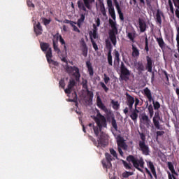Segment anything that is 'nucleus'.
I'll return each instance as SVG.
<instances>
[{
	"mask_svg": "<svg viewBox=\"0 0 179 179\" xmlns=\"http://www.w3.org/2000/svg\"><path fill=\"white\" fill-rule=\"evenodd\" d=\"M160 115L159 114V112H155V115L153 117V124L157 128V129H162V127H160V122L161 121Z\"/></svg>",
	"mask_w": 179,
	"mask_h": 179,
	"instance_id": "nucleus-12",
	"label": "nucleus"
},
{
	"mask_svg": "<svg viewBox=\"0 0 179 179\" xmlns=\"http://www.w3.org/2000/svg\"><path fill=\"white\" fill-rule=\"evenodd\" d=\"M70 24L71 26L73 27V30L74 31H76L77 33H80V30H79L77 27H76V22H70Z\"/></svg>",
	"mask_w": 179,
	"mask_h": 179,
	"instance_id": "nucleus-41",
	"label": "nucleus"
},
{
	"mask_svg": "<svg viewBox=\"0 0 179 179\" xmlns=\"http://www.w3.org/2000/svg\"><path fill=\"white\" fill-rule=\"evenodd\" d=\"M120 69L122 79H124V80H128V79H129V76L131 75V71L127 69L124 62L121 63Z\"/></svg>",
	"mask_w": 179,
	"mask_h": 179,
	"instance_id": "nucleus-9",
	"label": "nucleus"
},
{
	"mask_svg": "<svg viewBox=\"0 0 179 179\" xmlns=\"http://www.w3.org/2000/svg\"><path fill=\"white\" fill-rule=\"evenodd\" d=\"M81 51L84 57H87V46H86V43H83Z\"/></svg>",
	"mask_w": 179,
	"mask_h": 179,
	"instance_id": "nucleus-29",
	"label": "nucleus"
},
{
	"mask_svg": "<svg viewBox=\"0 0 179 179\" xmlns=\"http://www.w3.org/2000/svg\"><path fill=\"white\" fill-rule=\"evenodd\" d=\"M141 139L143 141H140L138 144L139 149L141 150L143 155L148 156V155H149V146L145 143V139L143 138V136H141Z\"/></svg>",
	"mask_w": 179,
	"mask_h": 179,
	"instance_id": "nucleus-10",
	"label": "nucleus"
},
{
	"mask_svg": "<svg viewBox=\"0 0 179 179\" xmlns=\"http://www.w3.org/2000/svg\"><path fill=\"white\" fill-rule=\"evenodd\" d=\"M83 132H86V129H85V126L83 125Z\"/></svg>",
	"mask_w": 179,
	"mask_h": 179,
	"instance_id": "nucleus-63",
	"label": "nucleus"
},
{
	"mask_svg": "<svg viewBox=\"0 0 179 179\" xmlns=\"http://www.w3.org/2000/svg\"><path fill=\"white\" fill-rule=\"evenodd\" d=\"M108 62L109 65L113 66V55H111V50H109L108 52Z\"/></svg>",
	"mask_w": 179,
	"mask_h": 179,
	"instance_id": "nucleus-33",
	"label": "nucleus"
},
{
	"mask_svg": "<svg viewBox=\"0 0 179 179\" xmlns=\"http://www.w3.org/2000/svg\"><path fill=\"white\" fill-rule=\"evenodd\" d=\"M152 101L153 103L155 110H159V108H160V103L158 101L155 102V99H153Z\"/></svg>",
	"mask_w": 179,
	"mask_h": 179,
	"instance_id": "nucleus-44",
	"label": "nucleus"
},
{
	"mask_svg": "<svg viewBox=\"0 0 179 179\" xmlns=\"http://www.w3.org/2000/svg\"><path fill=\"white\" fill-rule=\"evenodd\" d=\"M147 59V69L148 72H152V59L149 57H146Z\"/></svg>",
	"mask_w": 179,
	"mask_h": 179,
	"instance_id": "nucleus-27",
	"label": "nucleus"
},
{
	"mask_svg": "<svg viewBox=\"0 0 179 179\" xmlns=\"http://www.w3.org/2000/svg\"><path fill=\"white\" fill-rule=\"evenodd\" d=\"M143 93H144V96H145V97H147L148 101L150 103H152V101H153V96H152V91H150V90H149V88L145 87L143 90Z\"/></svg>",
	"mask_w": 179,
	"mask_h": 179,
	"instance_id": "nucleus-17",
	"label": "nucleus"
},
{
	"mask_svg": "<svg viewBox=\"0 0 179 179\" xmlns=\"http://www.w3.org/2000/svg\"><path fill=\"white\" fill-rule=\"evenodd\" d=\"M141 3H143V5H145V0H139Z\"/></svg>",
	"mask_w": 179,
	"mask_h": 179,
	"instance_id": "nucleus-61",
	"label": "nucleus"
},
{
	"mask_svg": "<svg viewBox=\"0 0 179 179\" xmlns=\"http://www.w3.org/2000/svg\"><path fill=\"white\" fill-rule=\"evenodd\" d=\"M71 22H72V21H69V20H66V23H70L71 24Z\"/></svg>",
	"mask_w": 179,
	"mask_h": 179,
	"instance_id": "nucleus-64",
	"label": "nucleus"
},
{
	"mask_svg": "<svg viewBox=\"0 0 179 179\" xmlns=\"http://www.w3.org/2000/svg\"><path fill=\"white\" fill-rule=\"evenodd\" d=\"M130 118L134 122H136L138 120V114H139V110L138 109L135 108L134 110L130 109Z\"/></svg>",
	"mask_w": 179,
	"mask_h": 179,
	"instance_id": "nucleus-18",
	"label": "nucleus"
},
{
	"mask_svg": "<svg viewBox=\"0 0 179 179\" xmlns=\"http://www.w3.org/2000/svg\"><path fill=\"white\" fill-rule=\"evenodd\" d=\"M66 71L70 75H73L76 78V80H78L80 78L79 69L76 66H66Z\"/></svg>",
	"mask_w": 179,
	"mask_h": 179,
	"instance_id": "nucleus-7",
	"label": "nucleus"
},
{
	"mask_svg": "<svg viewBox=\"0 0 179 179\" xmlns=\"http://www.w3.org/2000/svg\"><path fill=\"white\" fill-rule=\"evenodd\" d=\"M136 67L138 71H143V64H142V63H138Z\"/></svg>",
	"mask_w": 179,
	"mask_h": 179,
	"instance_id": "nucleus-50",
	"label": "nucleus"
},
{
	"mask_svg": "<svg viewBox=\"0 0 179 179\" xmlns=\"http://www.w3.org/2000/svg\"><path fill=\"white\" fill-rule=\"evenodd\" d=\"M75 80L71 79L69 80L68 84V88L64 90V92L66 94H71V92L73 90L75 87Z\"/></svg>",
	"mask_w": 179,
	"mask_h": 179,
	"instance_id": "nucleus-15",
	"label": "nucleus"
},
{
	"mask_svg": "<svg viewBox=\"0 0 179 179\" xmlns=\"http://www.w3.org/2000/svg\"><path fill=\"white\" fill-rule=\"evenodd\" d=\"M84 5L86 6L87 9H90L92 8V6H90L91 3H93L94 0H83Z\"/></svg>",
	"mask_w": 179,
	"mask_h": 179,
	"instance_id": "nucleus-32",
	"label": "nucleus"
},
{
	"mask_svg": "<svg viewBox=\"0 0 179 179\" xmlns=\"http://www.w3.org/2000/svg\"><path fill=\"white\" fill-rule=\"evenodd\" d=\"M107 5L109 15H110L113 20L109 19V24L111 27V30L109 33V37L113 45L117 44V38L115 36L118 34V29L117 28V21L115 17V10H114V6H113V0H107Z\"/></svg>",
	"mask_w": 179,
	"mask_h": 179,
	"instance_id": "nucleus-2",
	"label": "nucleus"
},
{
	"mask_svg": "<svg viewBox=\"0 0 179 179\" xmlns=\"http://www.w3.org/2000/svg\"><path fill=\"white\" fill-rule=\"evenodd\" d=\"M132 174H134L132 172L126 171L122 173V177H124V178H128L129 176H132Z\"/></svg>",
	"mask_w": 179,
	"mask_h": 179,
	"instance_id": "nucleus-45",
	"label": "nucleus"
},
{
	"mask_svg": "<svg viewBox=\"0 0 179 179\" xmlns=\"http://www.w3.org/2000/svg\"><path fill=\"white\" fill-rule=\"evenodd\" d=\"M106 159L102 161V164L104 169H106V171H108V169H111L112 164L111 162L113 160V157L108 153L105 154Z\"/></svg>",
	"mask_w": 179,
	"mask_h": 179,
	"instance_id": "nucleus-8",
	"label": "nucleus"
},
{
	"mask_svg": "<svg viewBox=\"0 0 179 179\" xmlns=\"http://www.w3.org/2000/svg\"><path fill=\"white\" fill-rule=\"evenodd\" d=\"M42 22L45 26H47V24H50L51 23V20L50 19H46V18H43Z\"/></svg>",
	"mask_w": 179,
	"mask_h": 179,
	"instance_id": "nucleus-46",
	"label": "nucleus"
},
{
	"mask_svg": "<svg viewBox=\"0 0 179 179\" xmlns=\"http://www.w3.org/2000/svg\"><path fill=\"white\" fill-rule=\"evenodd\" d=\"M168 167L172 174H176V170H174V165H173V163L168 162Z\"/></svg>",
	"mask_w": 179,
	"mask_h": 179,
	"instance_id": "nucleus-39",
	"label": "nucleus"
},
{
	"mask_svg": "<svg viewBox=\"0 0 179 179\" xmlns=\"http://www.w3.org/2000/svg\"><path fill=\"white\" fill-rule=\"evenodd\" d=\"M83 22H85V15L82 14L80 16V18L78 19V20L77 22V24H78V27H82V24L83 23Z\"/></svg>",
	"mask_w": 179,
	"mask_h": 179,
	"instance_id": "nucleus-35",
	"label": "nucleus"
},
{
	"mask_svg": "<svg viewBox=\"0 0 179 179\" xmlns=\"http://www.w3.org/2000/svg\"><path fill=\"white\" fill-rule=\"evenodd\" d=\"M59 86L61 87H62L64 89V87H65V81L64 80V79H62L60 81H59Z\"/></svg>",
	"mask_w": 179,
	"mask_h": 179,
	"instance_id": "nucleus-53",
	"label": "nucleus"
},
{
	"mask_svg": "<svg viewBox=\"0 0 179 179\" xmlns=\"http://www.w3.org/2000/svg\"><path fill=\"white\" fill-rule=\"evenodd\" d=\"M122 162L123 163L124 166L125 167V169L127 170H131V169H132V165L128 164V162H127L124 160H122Z\"/></svg>",
	"mask_w": 179,
	"mask_h": 179,
	"instance_id": "nucleus-42",
	"label": "nucleus"
},
{
	"mask_svg": "<svg viewBox=\"0 0 179 179\" xmlns=\"http://www.w3.org/2000/svg\"><path fill=\"white\" fill-rule=\"evenodd\" d=\"M141 121L143 124H145V125H146L147 128H149L150 127L151 121L146 114H143L141 115Z\"/></svg>",
	"mask_w": 179,
	"mask_h": 179,
	"instance_id": "nucleus-19",
	"label": "nucleus"
},
{
	"mask_svg": "<svg viewBox=\"0 0 179 179\" xmlns=\"http://www.w3.org/2000/svg\"><path fill=\"white\" fill-rule=\"evenodd\" d=\"M111 103L114 110H118V108H120V103H118V101L112 100Z\"/></svg>",
	"mask_w": 179,
	"mask_h": 179,
	"instance_id": "nucleus-36",
	"label": "nucleus"
},
{
	"mask_svg": "<svg viewBox=\"0 0 179 179\" xmlns=\"http://www.w3.org/2000/svg\"><path fill=\"white\" fill-rule=\"evenodd\" d=\"M169 8L171 9V11L172 13H173L174 12V8L173 7V3H171V0H169Z\"/></svg>",
	"mask_w": 179,
	"mask_h": 179,
	"instance_id": "nucleus-54",
	"label": "nucleus"
},
{
	"mask_svg": "<svg viewBox=\"0 0 179 179\" xmlns=\"http://www.w3.org/2000/svg\"><path fill=\"white\" fill-rule=\"evenodd\" d=\"M53 48L57 54H61V50H59V48H58V42L55 41V40H53Z\"/></svg>",
	"mask_w": 179,
	"mask_h": 179,
	"instance_id": "nucleus-30",
	"label": "nucleus"
},
{
	"mask_svg": "<svg viewBox=\"0 0 179 179\" xmlns=\"http://www.w3.org/2000/svg\"><path fill=\"white\" fill-rule=\"evenodd\" d=\"M96 104L101 110H103V111H107V107H106L105 105L103 104V101H101V99L100 98V95L99 94V92H96Z\"/></svg>",
	"mask_w": 179,
	"mask_h": 179,
	"instance_id": "nucleus-16",
	"label": "nucleus"
},
{
	"mask_svg": "<svg viewBox=\"0 0 179 179\" xmlns=\"http://www.w3.org/2000/svg\"><path fill=\"white\" fill-rule=\"evenodd\" d=\"M148 113L150 114V118H152V117H153L155 112L153 111V106L150 105L148 108Z\"/></svg>",
	"mask_w": 179,
	"mask_h": 179,
	"instance_id": "nucleus-40",
	"label": "nucleus"
},
{
	"mask_svg": "<svg viewBox=\"0 0 179 179\" xmlns=\"http://www.w3.org/2000/svg\"><path fill=\"white\" fill-rule=\"evenodd\" d=\"M63 30H64V31H66V26H64V27H63Z\"/></svg>",
	"mask_w": 179,
	"mask_h": 179,
	"instance_id": "nucleus-62",
	"label": "nucleus"
},
{
	"mask_svg": "<svg viewBox=\"0 0 179 179\" xmlns=\"http://www.w3.org/2000/svg\"><path fill=\"white\" fill-rule=\"evenodd\" d=\"M129 111V110L128 109V108H125L124 110H123V112L124 114H128V112Z\"/></svg>",
	"mask_w": 179,
	"mask_h": 179,
	"instance_id": "nucleus-60",
	"label": "nucleus"
},
{
	"mask_svg": "<svg viewBox=\"0 0 179 179\" xmlns=\"http://www.w3.org/2000/svg\"><path fill=\"white\" fill-rule=\"evenodd\" d=\"M176 41L177 45H179V28L177 29Z\"/></svg>",
	"mask_w": 179,
	"mask_h": 179,
	"instance_id": "nucleus-55",
	"label": "nucleus"
},
{
	"mask_svg": "<svg viewBox=\"0 0 179 179\" xmlns=\"http://www.w3.org/2000/svg\"><path fill=\"white\" fill-rule=\"evenodd\" d=\"M127 160L133 164V166L135 169H137L138 171L143 173V167L145 166V162L143 161V158L141 157L138 159L132 155H129L127 157Z\"/></svg>",
	"mask_w": 179,
	"mask_h": 179,
	"instance_id": "nucleus-3",
	"label": "nucleus"
},
{
	"mask_svg": "<svg viewBox=\"0 0 179 179\" xmlns=\"http://www.w3.org/2000/svg\"><path fill=\"white\" fill-rule=\"evenodd\" d=\"M110 154L113 155V157H115V159H118V157L117 156V152H115L114 149L110 148Z\"/></svg>",
	"mask_w": 179,
	"mask_h": 179,
	"instance_id": "nucleus-47",
	"label": "nucleus"
},
{
	"mask_svg": "<svg viewBox=\"0 0 179 179\" xmlns=\"http://www.w3.org/2000/svg\"><path fill=\"white\" fill-rule=\"evenodd\" d=\"M111 124L113 128H114L115 131H118V126L117 125V121L114 117H112Z\"/></svg>",
	"mask_w": 179,
	"mask_h": 179,
	"instance_id": "nucleus-37",
	"label": "nucleus"
},
{
	"mask_svg": "<svg viewBox=\"0 0 179 179\" xmlns=\"http://www.w3.org/2000/svg\"><path fill=\"white\" fill-rule=\"evenodd\" d=\"M41 48L42 51L46 52L45 55L47 61L49 64H51V62H52V50L50 48V45H48V43H41Z\"/></svg>",
	"mask_w": 179,
	"mask_h": 179,
	"instance_id": "nucleus-4",
	"label": "nucleus"
},
{
	"mask_svg": "<svg viewBox=\"0 0 179 179\" xmlns=\"http://www.w3.org/2000/svg\"><path fill=\"white\" fill-rule=\"evenodd\" d=\"M139 29L141 33H143L146 31V22L143 20H138Z\"/></svg>",
	"mask_w": 179,
	"mask_h": 179,
	"instance_id": "nucleus-22",
	"label": "nucleus"
},
{
	"mask_svg": "<svg viewBox=\"0 0 179 179\" xmlns=\"http://www.w3.org/2000/svg\"><path fill=\"white\" fill-rule=\"evenodd\" d=\"M86 66L88 69V72L90 76H93L94 72L93 71V66H92V63L90 61L86 62Z\"/></svg>",
	"mask_w": 179,
	"mask_h": 179,
	"instance_id": "nucleus-25",
	"label": "nucleus"
},
{
	"mask_svg": "<svg viewBox=\"0 0 179 179\" xmlns=\"http://www.w3.org/2000/svg\"><path fill=\"white\" fill-rule=\"evenodd\" d=\"M96 125H93L94 134L98 138V148H104L108 143V136L103 132V128H107V120L106 117L98 113L94 118Z\"/></svg>",
	"mask_w": 179,
	"mask_h": 179,
	"instance_id": "nucleus-1",
	"label": "nucleus"
},
{
	"mask_svg": "<svg viewBox=\"0 0 179 179\" xmlns=\"http://www.w3.org/2000/svg\"><path fill=\"white\" fill-rule=\"evenodd\" d=\"M100 10H101L103 16H107V13H106V7H104V4L101 5Z\"/></svg>",
	"mask_w": 179,
	"mask_h": 179,
	"instance_id": "nucleus-43",
	"label": "nucleus"
},
{
	"mask_svg": "<svg viewBox=\"0 0 179 179\" xmlns=\"http://www.w3.org/2000/svg\"><path fill=\"white\" fill-rule=\"evenodd\" d=\"M162 17H163V13L160 10H157L156 14V20L158 24H162Z\"/></svg>",
	"mask_w": 179,
	"mask_h": 179,
	"instance_id": "nucleus-23",
	"label": "nucleus"
},
{
	"mask_svg": "<svg viewBox=\"0 0 179 179\" xmlns=\"http://www.w3.org/2000/svg\"><path fill=\"white\" fill-rule=\"evenodd\" d=\"M113 57H114V68L115 69H118L120 68V52L118 50H115L113 51Z\"/></svg>",
	"mask_w": 179,
	"mask_h": 179,
	"instance_id": "nucleus-13",
	"label": "nucleus"
},
{
	"mask_svg": "<svg viewBox=\"0 0 179 179\" xmlns=\"http://www.w3.org/2000/svg\"><path fill=\"white\" fill-rule=\"evenodd\" d=\"M145 170L146 173L150 176V178H153V176H152L150 171H149V169H148V168H145Z\"/></svg>",
	"mask_w": 179,
	"mask_h": 179,
	"instance_id": "nucleus-56",
	"label": "nucleus"
},
{
	"mask_svg": "<svg viewBox=\"0 0 179 179\" xmlns=\"http://www.w3.org/2000/svg\"><path fill=\"white\" fill-rule=\"evenodd\" d=\"M78 6L80 9H81V10H84V12H86V7H85V3H83V2L78 1Z\"/></svg>",
	"mask_w": 179,
	"mask_h": 179,
	"instance_id": "nucleus-38",
	"label": "nucleus"
},
{
	"mask_svg": "<svg viewBox=\"0 0 179 179\" xmlns=\"http://www.w3.org/2000/svg\"><path fill=\"white\" fill-rule=\"evenodd\" d=\"M134 103H135V108H136V106L138 104H139V100L138 98H136V99L131 95H127V106L130 108V110H132V107L134 106Z\"/></svg>",
	"mask_w": 179,
	"mask_h": 179,
	"instance_id": "nucleus-11",
	"label": "nucleus"
},
{
	"mask_svg": "<svg viewBox=\"0 0 179 179\" xmlns=\"http://www.w3.org/2000/svg\"><path fill=\"white\" fill-rule=\"evenodd\" d=\"M116 138L117 143V150L120 155V156H124V152H122L123 149L124 150H127L128 145L127 143H125V141H124V138L121 137V136H115Z\"/></svg>",
	"mask_w": 179,
	"mask_h": 179,
	"instance_id": "nucleus-5",
	"label": "nucleus"
},
{
	"mask_svg": "<svg viewBox=\"0 0 179 179\" xmlns=\"http://www.w3.org/2000/svg\"><path fill=\"white\" fill-rule=\"evenodd\" d=\"M145 51H149V45H148V37H145Z\"/></svg>",
	"mask_w": 179,
	"mask_h": 179,
	"instance_id": "nucleus-52",
	"label": "nucleus"
},
{
	"mask_svg": "<svg viewBox=\"0 0 179 179\" xmlns=\"http://www.w3.org/2000/svg\"><path fill=\"white\" fill-rule=\"evenodd\" d=\"M115 8L117 10V13L119 15L120 20L124 21V14L121 11V8H120V4L118 3V2L115 3Z\"/></svg>",
	"mask_w": 179,
	"mask_h": 179,
	"instance_id": "nucleus-24",
	"label": "nucleus"
},
{
	"mask_svg": "<svg viewBox=\"0 0 179 179\" xmlns=\"http://www.w3.org/2000/svg\"><path fill=\"white\" fill-rule=\"evenodd\" d=\"M103 80L105 82V83L107 85V83H108V82H110V77L107 76L106 74L103 75Z\"/></svg>",
	"mask_w": 179,
	"mask_h": 179,
	"instance_id": "nucleus-49",
	"label": "nucleus"
},
{
	"mask_svg": "<svg viewBox=\"0 0 179 179\" xmlns=\"http://www.w3.org/2000/svg\"><path fill=\"white\" fill-rule=\"evenodd\" d=\"M34 29L36 36H40V34L43 33V28L41 27V24H40V22L34 24Z\"/></svg>",
	"mask_w": 179,
	"mask_h": 179,
	"instance_id": "nucleus-21",
	"label": "nucleus"
},
{
	"mask_svg": "<svg viewBox=\"0 0 179 179\" xmlns=\"http://www.w3.org/2000/svg\"><path fill=\"white\" fill-rule=\"evenodd\" d=\"M27 3L28 6L34 8V4H33V3H31V1L27 0Z\"/></svg>",
	"mask_w": 179,
	"mask_h": 179,
	"instance_id": "nucleus-57",
	"label": "nucleus"
},
{
	"mask_svg": "<svg viewBox=\"0 0 179 179\" xmlns=\"http://www.w3.org/2000/svg\"><path fill=\"white\" fill-rule=\"evenodd\" d=\"M157 41L159 45L160 48L163 49V48H164V47H166L164 41H163L162 38H157Z\"/></svg>",
	"mask_w": 179,
	"mask_h": 179,
	"instance_id": "nucleus-31",
	"label": "nucleus"
},
{
	"mask_svg": "<svg viewBox=\"0 0 179 179\" xmlns=\"http://www.w3.org/2000/svg\"><path fill=\"white\" fill-rule=\"evenodd\" d=\"M127 36L129 38L130 41L132 43L135 42V38H136V31L133 28H131L129 31H127Z\"/></svg>",
	"mask_w": 179,
	"mask_h": 179,
	"instance_id": "nucleus-14",
	"label": "nucleus"
},
{
	"mask_svg": "<svg viewBox=\"0 0 179 179\" xmlns=\"http://www.w3.org/2000/svg\"><path fill=\"white\" fill-rule=\"evenodd\" d=\"M132 57L134 58L139 57V50L134 45H132Z\"/></svg>",
	"mask_w": 179,
	"mask_h": 179,
	"instance_id": "nucleus-26",
	"label": "nucleus"
},
{
	"mask_svg": "<svg viewBox=\"0 0 179 179\" xmlns=\"http://www.w3.org/2000/svg\"><path fill=\"white\" fill-rule=\"evenodd\" d=\"M55 37H57V40L58 38H59V41L61 43V44H63L64 46V50L66 52V45H65V41L64 40V38H62V36L60 35H55Z\"/></svg>",
	"mask_w": 179,
	"mask_h": 179,
	"instance_id": "nucleus-34",
	"label": "nucleus"
},
{
	"mask_svg": "<svg viewBox=\"0 0 179 179\" xmlns=\"http://www.w3.org/2000/svg\"><path fill=\"white\" fill-rule=\"evenodd\" d=\"M147 163L148 167L151 170L152 174L155 177V178H157V174H156V169H155V165H153V162L151 161H145Z\"/></svg>",
	"mask_w": 179,
	"mask_h": 179,
	"instance_id": "nucleus-20",
	"label": "nucleus"
},
{
	"mask_svg": "<svg viewBox=\"0 0 179 179\" xmlns=\"http://www.w3.org/2000/svg\"><path fill=\"white\" fill-rule=\"evenodd\" d=\"M164 134V131H157V136H162Z\"/></svg>",
	"mask_w": 179,
	"mask_h": 179,
	"instance_id": "nucleus-59",
	"label": "nucleus"
},
{
	"mask_svg": "<svg viewBox=\"0 0 179 179\" xmlns=\"http://www.w3.org/2000/svg\"><path fill=\"white\" fill-rule=\"evenodd\" d=\"M100 85L101 86V87L103 89L105 92H108V87H107V86L106 85V84H104V83L101 82Z\"/></svg>",
	"mask_w": 179,
	"mask_h": 179,
	"instance_id": "nucleus-48",
	"label": "nucleus"
},
{
	"mask_svg": "<svg viewBox=\"0 0 179 179\" xmlns=\"http://www.w3.org/2000/svg\"><path fill=\"white\" fill-rule=\"evenodd\" d=\"M61 59L62 61H63V62H66V64H68V60H66V57L62 56Z\"/></svg>",
	"mask_w": 179,
	"mask_h": 179,
	"instance_id": "nucleus-58",
	"label": "nucleus"
},
{
	"mask_svg": "<svg viewBox=\"0 0 179 179\" xmlns=\"http://www.w3.org/2000/svg\"><path fill=\"white\" fill-rule=\"evenodd\" d=\"M92 30L90 31V37L91 38L93 48L94 49L95 51H97L99 50V48L97 46V44H96V42H94V40L97 38L98 29L96 27V24L92 25Z\"/></svg>",
	"mask_w": 179,
	"mask_h": 179,
	"instance_id": "nucleus-6",
	"label": "nucleus"
},
{
	"mask_svg": "<svg viewBox=\"0 0 179 179\" xmlns=\"http://www.w3.org/2000/svg\"><path fill=\"white\" fill-rule=\"evenodd\" d=\"M173 2L176 6V8H178L176 10V17H178V19H179V0H173Z\"/></svg>",
	"mask_w": 179,
	"mask_h": 179,
	"instance_id": "nucleus-28",
	"label": "nucleus"
},
{
	"mask_svg": "<svg viewBox=\"0 0 179 179\" xmlns=\"http://www.w3.org/2000/svg\"><path fill=\"white\" fill-rule=\"evenodd\" d=\"M95 22H96V24H93V26H94V24H95V26L97 29V27H100V18H97L96 20H95Z\"/></svg>",
	"mask_w": 179,
	"mask_h": 179,
	"instance_id": "nucleus-51",
	"label": "nucleus"
}]
</instances>
